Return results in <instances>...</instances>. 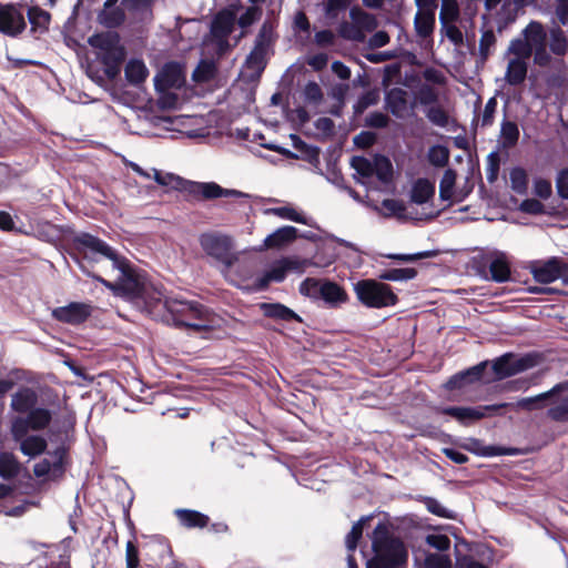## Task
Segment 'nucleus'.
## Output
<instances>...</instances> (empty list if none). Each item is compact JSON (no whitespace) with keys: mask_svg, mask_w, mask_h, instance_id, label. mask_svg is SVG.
Wrapping results in <instances>:
<instances>
[{"mask_svg":"<svg viewBox=\"0 0 568 568\" xmlns=\"http://www.w3.org/2000/svg\"><path fill=\"white\" fill-rule=\"evenodd\" d=\"M373 516H363L358 521H356L351 531L345 537V546L348 552L355 551L357 548L358 541L363 536L364 525L371 520Z\"/></svg>","mask_w":568,"mask_h":568,"instance_id":"nucleus-43","label":"nucleus"},{"mask_svg":"<svg viewBox=\"0 0 568 568\" xmlns=\"http://www.w3.org/2000/svg\"><path fill=\"white\" fill-rule=\"evenodd\" d=\"M547 416L557 423L568 422V397L564 398L560 404L550 407L547 410Z\"/></svg>","mask_w":568,"mask_h":568,"instance_id":"nucleus-63","label":"nucleus"},{"mask_svg":"<svg viewBox=\"0 0 568 568\" xmlns=\"http://www.w3.org/2000/svg\"><path fill=\"white\" fill-rule=\"evenodd\" d=\"M155 91L178 89V60L166 62L153 79Z\"/></svg>","mask_w":568,"mask_h":568,"instance_id":"nucleus-19","label":"nucleus"},{"mask_svg":"<svg viewBox=\"0 0 568 568\" xmlns=\"http://www.w3.org/2000/svg\"><path fill=\"white\" fill-rule=\"evenodd\" d=\"M89 277L101 283L104 287L110 290L114 296L122 297L133 303L142 312L148 313L155 320L178 327V300H163L159 292L153 291L152 287L135 278L131 274V263L129 260L125 274L120 272L116 282H110L97 273Z\"/></svg>","mask_w":568,"mask_h":568,"instance_id":"nucleus-1","label":"nucleus"},{"mask_svg":"<svg viewBox=\"0 0 568 568\" xmlns=\"http://www.w3.org/2000/svg\"><path fill=\"white\" fill-rule=\"evenodd\" d=\"M439 100L438 92L429 84H422L416 93V101L410 104V108L414 109L416 106V102L422 105H432L436 104Z\"/></svg>","mask_w":568,"mask_h":568,"instance_id":"nucleus-46","label":"nucleus"},{"mask_svg":"<svg viewBox=\"0 0 568 568\" xmlns=\"http://www.w3.org/2000/svg\"><path fill=\"white\" fill-rule=\"evenodd\" d=\"M11 410L18 413L11 420L12 437H20L29 430L40 432L48 428L52 422L53 412L39 403L38 392L30 386H20L12 394Z\"/></svg>","mask_w":568,"mask_h":568,"instance_id":"nucleus-2","label":"nucleus"},{"mask_svg":"<svg viewBox=\"0 0 568 568\" xmlns=\"http://www.w3.org/2000/svg\"><path fill=\"white\" fill-rule=\"evenodd\" d=\"M290 139L292 141L294 149L301 152L300 158L307 161L308 163H314L318 161L320 149L317 146L307 144L295 133H292L290 135Z\"/></svg>","mask_w":568,"mask_h":568,"instance_id":"nucleus-37","label":"nucleus"},{"mask_svg":"<svg viewBox=\"0 0 568 568\" xmlns=\"http://www.w3.org/2000/svg\"><path fill=\"white\" fill-rule=\"evenodd\" d=\"M236 14L230 9H222L213 17L210 24L212 38H229L234 30Z\"/></svg>","mask_w":568,"mask_h":568,"instance_id":"nucleus-16","label":"nucleus"},{"mask_svg":"<svg viewBox=\"0 0 568 568\" xmlns=\"http://www.w3.org/2000/svg\"><path fill=\"white\" fill-rule=\"evenodd\" d=\"M265 55L266 50L264 48L254 47L250 54L246 57L245 65L248 69L256 70L257 75L260 77L266 67Z\"/></svg>","mask_w":568,"mask_h":568,"instance_id":"nucleus-50","label":"nucleus"},{"mask_svg":"<svg viewBox=\"0 0 568 568\" xmlns=\"http://www.w3.org/2000/svg\"><path fill=\"white\" fill-rule=\"evenodd\" d=\"M26 29L24 6L19 2H0V33L17 38Z\"/></svg>","mask_w":568,"mask_h":568,"instance_id":"nucleus-10","label":"nucleus"},{"mask_svg":"<svg viewBox=\"0 0 568 568\" xmlns=\"http://www.w3.org/2000/svg\"><path fill=\"white\" fill-rule=\"evenodd\" d=\"M497 379H504L514 375L513 354L506 353L496 358L491 365Z\"/></svg>","mask_w":568,"mask_h":568,"instance_id":"nucleus-42","label":"nucleus"},{"mask_svg":"<svg viewBox=\"0 0 568 568\" xmlns=\"http://www.w3.org/2000/svg\"><path fill=\"white\" fill-rule=\"evenodd\" d=\"M488 267L491 281L496 283H505L510 280V265L504 253H497L490 256Z\"/></svg>","mask_w":568,"mask_h":568,"instance_id":"nucleus-20","label":"nucleus"},{"mask_svg":"<svg viewBox=\"0 0 568 568\" xmlns=\"http://www.w3.org/2000/svg\"><path fill=\"white\" fill-rule=\"evenodd\" d=\"M351 166L363 178H369L374 174V165L364 156H353L351 159Z\"/></svg>","mask_w":568,"mask_h":568,"instance_id":"nucleus-62","label":"nucleus"},{"mask_svg":"<svg viewBox=\"0 0 568 568\" xmlns=\"http://www.w3.org/2000/svg\"><path fill=\"white\" fill-rule=\"evenodd\" d=\"M169 398L170 396L166 393L158 392L153 396V404L159 408L162 418L168 417V420L174 423L178 419V408L171 405L163 408Z\"/></svg>","mask_w":568,"mask_h":568,"instance_id":"nucleus-48","label":"nucleus"},{"mask_svg":"<svg viewBox=\"0 0 568 568\" xmlns=\"http://www.w3.org/2000/svg\"><path fill=\"white\" fill-rule=\"evenodd\" d=\"M426 568H452V560L447 555L428 554L425 558Z\"/></svg>","mask_w":568,"mask_h":568,"instance_id":"nucleus-64","label":"nucleus"},{"mask_svg":"<svg viewBox=\"0 0 568 568\" xmlns=\"http://www.w3.org/2000/svg\"><path fill=\"white\" fill-rule=\"evenodd\" d=\"M98 21L109 30L120 27L125 21V12L119 7L103 8L98 13Z\"/></svg>","mask_w":568,"mask_h":568,"instance_id":"nucleus-32","label":"nucleus"},{"mask_svg":"<svg viewBox=\"0 0 568 568\" xmlns=\"http://www.w3.org/2000/svg\"><path fill=\"white\" fill-rule=\"evenodd\" d=\"M428 162L435 168H444L449 161V150L447 146L436 144L429 148L427 153Z\"/></svg>","mask_w":568,"mask_h":568,"instance_id":"nucleus-47","label":"nucleus"},{"mask_svg":"<svg viewBox=\"0 0 568 568\" xmlns=\"http://www.w3.org/2000/svg\"><path fill=\"white\" fill-rule=\"evenodd\" d=\"M209 521V516L197 510L180 509V524L187 528H204Z\"/></svg>","mask_w":568,"mask_h":568,"instance_id":"nucleus-36","label":"nucleus"},{"mask_svg":"<svg viewBox=\"0 0 568 568\" xmlns=\"http://www.w3.org/2000/svg\"><path fill=\"white\" fill-rule=\"evenodd\" d=\"M456 171L453 169L445 170L439 183V197L443 201H448L453 196V189L456 183Z\"/></svg>","mask_w":568,"mask_h":568,"instance_id":"nucleus-51","label":"nucleus"},{"mask_svg":"<svg viewBox=\"0 0 568 568\" xmlns=\"http://www.w3.org/2000/svg\"><path fill=\"white\" fill-rule=\"evenodd\" d=\"M527 63L521 59H511L508 62L505 80L510 85H520L527 77Z\"/></svg>","mask_w":568,"mask_h":568,"instance_id":"nucleus-30","label":"nucleus"},{"mask_svg":"<svg viewBox=\"0 0 568 568\" xmlns=\"http://www.w3.org/2000/svg\"><path fill=\"white\" fill-rule=\"evenodd\" d=\"M488 362H481L473 367L464 369L454 374L444 384V388L447 390L462 389L468 385L479 382L484 375Z\"/></svg>","mask_w":568,"mask_h":568,"instance_id":"nucleus-15","label":"nucleus"},{"mask_svg":"<svg viewBox=\"0 0 568 568\" xmlns=\"http://www.w3.org/2000/svg\"><path fill=\"white\" fill-rule=\"evenodd\" d=\"M210 311L196 301H184L180 297V329L185 328L195 333L212 329Z\"/></svg>","mask_w":568,"mask_h":568,"instance_id":"nucleus-8","label":"nucleus"},{"mask_svg":"<svg viewBox=\"0 0 568 568\" xmlns=\"http://www.w3.org/2000/svg\"><path fill=\"white\" fill-rule=\"evenodd\" d=\"M510 404L501 403L494 405H485L478 407H462V406H449L443 407L438 412L444 415H448L457 419L463 425H468L471 422L479 420L486 416V412H496L500 408H505Z\"/></svg>","mask_w":568,"mask_h":568,"instance_id":"nucleus-14","label":"nucleus"},{"mask_svg":"<svg viewBox=\"0 0 568 568\" xmlns=\"http://www.w3.org/2000/svg\"><path fill=\"white\" fill-rule=\"evenodd\" d=\"M216 64L212 60H201L192 73V79L197 83H206L216 75Z\"/></svg>","mask_w":568,"mask_h":568,"instance_id":"nucleus-38","label":"nucleus"},{"mask_svg":"<svg viewBox=\"0 0 568 568\" xmlns=\"http://www.w3.org/2000/svg\"><path fill=\"white\" fill-rule=\"evenodd\" d=\"M354 292L357 300L369 308L395 306L399 301L393 288L379 280H361L354 284Z\"/></svg>","mask_w":568,"mask_h":568,"instance_id":"nucleus-6","label":"nucleus"},{"mask_svg":"<svg viewBox=\"0 0 568 568\" xmlns=\"http://www.w3.org/2000/svg\"><path fill=\"white\" fill-rule=\"evenodd\" d=\"M73 428V424L71 422L64 420L60 427L52 426L49 428V439L52 443H59V446L53 452H48L49 455H52L55 459H64L68 447L64 445L63 435L67 437L69 429Z\"/></svg>","mask_w":568,"mask_h":568,"instance_id":"nucleus-25","label":"nucleus"},{"mask_svg":"<svg viewBox=\"0 0 568 568\" xmlns=\"http://www.w3.org/2000/svg\"><path fill=\"white\" fill-rule=\"evenodd\" d=\"M463 447L466 450L483 457L506 456L515 454V449L511 448L495 445L484 446L479 439H471L469 444L464 445Z\"/></svg>","mask_w":568,"mask_h":568,"instance_id":"nucleus-28","label":"nucleus"},{"mask_svg":"<svg viewBox=\"0 0 568 568\" xmlns=\"http://www.w3.org/2000/svg\"><path fill=\"white\" fill-rule=\"evenodd\" d=\"M372 548L375 556L367 560L366 568H398L407 561L408 554L404 544L392 537L383 523L373 530Z\"/></svg>","mask_w":568,"mask_h":568,"instance_id":"nucleus-4","label":"nucleus"},{"mask_svg":"<svg viewBox=\"0 0 568 568\" xmlns=\"http://www.w3.org/2000/svg\"><path fill=\"white\" fill-rule=\"evenodd\" d=\"M378 100H379V93L377 90L373 89V90H368V91L364 92L358 98V100L356 101V103L353 106L354 114L361 115L366 109H368L372 105L377 104Z\"/></svg>","mask_w":568,"mask_h":568,"instance_id":"nucleus-54","label":"nucleus"},{"mask_svg":"<svg viewBox=\"0 0 568 568\" xmlns=\"http://www.w3.org/2000/svg\"><path fill=\"white\" fill-rule=\"evenodd\" d=\"M435 11L422 10L417 11L414 18V28L419 38H429L435 29Z\"/></svg>","mask_w":568,"mask_h":568,"instance_id":"nucleus-26","label":"nucleus"},{"mask_svg":"<svg viewBox=\"0 0 568 568\" xmlns=\"http://www.w3.org/2000/svg\"><path fill=\"white\" fill-rule=\"evenodd\" d=\"M536 0H505L497 16L505 24L515 22L518 11Z\"/></svg>","mask_w":568,"mask_h":568,"instance_id":"nucleus-31","label":"nucleus"},{"mask_svg":"<svg viewBox=\"0 0 568 568\" xmlns=\"http://www.w3.org/2000/svg\"><path fill=\"white\" fill-rule=\"evenodd\" d=\"M144 548L150 559L155 561L160 568L178 567V562L173 557L172 546L164 536H153L150 541L145 544Z\"/></svg>","mask_w":568,"mask_h":568,"instance_id":"nucleus-12","label":"nucleus"},{"mask_svg":"<svg viewBox=\"0 0 568 568\" xmlns=\"http://www.w3.org/2000/svg\"><path fill=\"white\" fill-rule=\"evenodd\" d=\"M417 276V270L413 267L406 268H390L385 270L378 275V280L381 282L392 281V282H402L409 281Z\"/></svg>","mask_w":568,"mask_h":568,"instance_id":"nucleus-41","label":"nucleus"},{"mask_svg":"<svg viewBox=\"0 0 568 568\" xmlns=\"http://www.w3.org/2000/svg\"><path fill=\"white\" fill-rule=\"evenodd\" d=\"M548 400L546 393L538 394L532 397H525L515 404L516 408L524 409L527 412L541 409L546 406V402Z\"/></svg>","mask_w":568,"mask_h":568,"instance_id":"nucleus-56","label":"nucleus"},{"mask_svg":"<svg viewBox=\"0 0 568 568\" xmlns=\"http://www.w3.org/2000/svg\"><path fill=\"white\" fill-rule=\"evenodd\" d=\"M536 282L549 284L568 272V264L559 257H551L545 262H532L529 266Z\"/></svg>","mask_w":568,"mask_h":568,"instance_id":"nucleus-11","label":"nucleus"},{"mask_svg":"<svg viewBox=\"0 0 568 568\" xmlns=\"http://www.w3.org/2000/svg\"><path fill=\"white\" fill-rule=\"evenodd\" d=\"M523 34L525 39L531 43L532 48L545 47L547 33L540 22L530 21L524 29Z\"/></svg>","mask_w":568,"mask_h":568,"instance_id":"nucleus-35","label":"nucleus"},{"mask_svg":"<svg viewBox=\"0 0 568 568\" xmlns=\"http://www.w3.org/2000/svg\"><path fill=\"white\" fill-rule=\"evenodd\" d=\"M408 92L402 88H392L385 92V109L395 118L403 119L408 108Z\"/></svg>","mask_w":568,"mask_h":568,"instance_id":"nucleus-17","label":"nucleus"},{"mask_svg":"<svg viewBox=\"0 0 568 568\" xmlns=\"http://www.w3.org/2000/svg\"><path fill=\"white\" fill-rule=\"evenodd\" d=\"M376 210L385 217L396 216L398 219H405V204L395 199H385L382 201L381 209L376 207Z\"/></svg>","mask_w":568,"mask_h":568,"instance_id":"nucleus-44","label":"nucleus"},{"mask_svg":"<svg viewBox=\"0 0 568 568\" xmlns=\"http://www.w3.org/2000/svg\"><path fill=\"white\" fill-rule=\"evenodd\" d=\"M200 244L207 255L221 262L226 268L232 267L239 260L237 255L233 253L231 236L206 233L201 235Z\"/></svg>","mask_w":568,"mask_h":568,"instance_id":"nucleus-9","label":"nucleus"},{"mask_svg":"<svg viewBox=\"0 0 568 568\" xmlns=\"http://www.w3.org/2000/svg\"><path fill=\"white\" fill-rule=\"evenodd\" d=\"M72 245L73 252H69V255L84 275L94 274L93 268L99 263L100 256L110 260L113 270L125 274L128 258L100 237L82 232L73 237Z\"/></svg>","mask_w":568,"mask_h":568,"instance_id":"nucleus-3","label":"nucleus"},{"mask_svg":"<svg viewBox=\"0 0 568 568\" xmlns=\"http://www.w3.org/2000/svg\"><path fill=\"white\" fill-rule=\"evenodd\" d=\"M496 43V37L493 30H486L483 32L480 40H479V55L483 62H485L489 54H490V48H493Z\"/></svg>","mask_w":568,"mask_h":568,"instance_id":"nucleus-61","label":"nucleus"},{"mask_svg":"<svg viewBox=\"0 0 568 568\" xmlns=\"http://www.w3.org/2000/svg\"><path fill=\"white\" fill-rule=\"evenodd\" d=\"M27 18L29 23L31 24L30 33L43 34L49 31L51 14L47 10H43L39 6H33L28 9Z\"/></svg>","mask_w":568,"mask_h":568,"instance_id":"nucleus-22","label":"nucleus"},{"mask_svg":"<svg viewBox=\"0 0 568 568\" xmlns=\"http://www.w3.org/2000/svg\"><path fill=\"white\" fill-rule=\"evenodd\" d=\"M21 469V465L17 457L9 452L0 453V477L4 480L16 478Z\"/></svg>","mask_w":568,"mask_h":568,"instance_id":"nucleus-33","label":"nucleus"},{"mask_svg":"<svg viewBox=\"0 0 568 568\" xmlns=\"http://www.w3.org/2000/svg\"><path fill=\"white\" fill-rule=\"evenodd\" d=\"M304 100L307 103L318 105L323 99L324 94L320 87V84L315 81H310L306 83L303 91Z\"/></svg>","mask_w":568,"mask_h":568,"instance_id":"nucleus-60","label":"nucleus"},{"mask_svg":"<svg viewBox=\"0 0 568 568\" xmlns=\"http://www.w3.org/2000/svg\"><path fill=\"white\" fill-rule=\"evenodd\" d=\"M550 51L556 55H565L568 51V40L565 32L559 28L550 30Z\"/></svg>","mask_w":568,"mask_h":568,"instance_id":"nucleus-45","label":"nucleus"},{"mask_svg":"<svg viewBox=\"0 0 568 568\" xmlns=\"http://www.w3.org/2000/svg\"><path fill=\"white\" fill-rule=\"evenodd\" d=\"M349 17L359 29L363 28L371 32L377 27L376 18L358 7H353L349 10Z\"/></svg>","mask_w":568,"mask_h":568,"instance_id":"nucleus-40","label":"nucleus"},{"mask_svg":"<svg viewBox=\"0 0 568 568\" xmlns=\"http://www.w3.org/2000/svg\"><path fill=\"white\" fill-rule=\"evenodd\" d=\"M260 310L263 312L264 316L268 318L280 320L284 322H302V318L298 314H296L293 310L281 303H261Z\"/></svg>","mask_w":568,"mask_h":568,"instance_id":"nucleus-24","label":"nucleus"},{"mask_svg":"<svg viewBox=\"0 0 568 568\" xmlns=\"http://www.w3.org/2000/svg\"><path fill=\"white\" fill-rule=\"evenodd\" d=\"M338 34L341 38L351 41H363L364 33L363 31L354 23H349L347 21H343L338 27Z\"/></svg>","mask_w":568,"mask_h":568,"instance_id":"nucleus-58","label":"nucleus"},{"mask_svg":"<svg viewBox=\"0 0 568 568\" xmlns=\"http://www.w3.org/2000/svg\"><path fill=\"white\" fill-rule=\"evenodd\" d=\"M128 55L125 47L121 43L104 52H97V60L105 64H123Z\"/></svg>","mask_w":568,"mask_h":568,"instance_id":"nucleus-39","label":"nucleus"},{"mask_svg":"<svg viewBox=\"0 0 568 568\" xmlns=\"http://www.w3.org/2000/svg\"><path fill=\"white\" fill-rule=\"evenodd\" d=\"M534 48L526 39L516 38L510 41L508 52L516 55V59L525 60L532 54Z\"/></svg>","mask_w":568,"mask_h":568,"instance_id":"nucleus-55","label":"nucleus"},{"mask_svg":"<svg viewBox=\"0 0 568 568\" xmlns=\"http://www.w3.org/2000/svg\"><path fill=\"white\" fill-rule=\"evenodd\" d=\"M298 236V230L294 226L286 225L277 229L264 240L266 248H280L295 241Z\"/></svg>","mask_w":568,"mask_h":568,"instance_id":"nucleus-21","label":"nucleus"},{"mask_svg":"<svg viewBox=\"0 0 568 568\" xmlns=\"http://www.w3.org/2000/svg\"><path fill=\"white\" fill-rule=\"evenodd\" d=\"M180 193L186 201L199 202L217 197H243L244 193L237 190L224 189L215 182H195L180 176Z\"/></svg>","mask_w":568,"mask_h":568,"instance_id":"nucleus-7","label":"nucleus"},{"mask_svg":"<svg viewBox=\"0 0 568 568\" xmlns=\"http://www.w3.org/2000/svg\"><path fill=\"white\" fill-rule=\"evenodd\" d=\"M92 314V306L83 302H70L65 306H59L52 310L51 316L57 322L80 325L84 323Z\"/></svg>","mask_w":568,"mask_h":568,"instance_id":"nucleus-13","label":"nucleus"},{"mask_svg":"<svg viewBox=\"0 0 568 568\" xmlns=\"http://www.w3.org/2000/svg\"><path fill=\"white\" fill-rule=\"evenodd\" d=\"M459 17V8L457 0H442V9L439 13V22L442 27H446V22H454Z\"/></svg>","mask_w":568,"mask_h":568,"instance_id":"nucleus-52","label":"nucleus"},{"mask_svg":"<svg viewBox=\"0 0 568 568\" xmlns=\"http://www.w3.org/2000/svg\"><path fill=\"white\" fill-rule=\"evenodd\" d=\"M12 439L20 444V450L29 458H36L47 453L48 442L41 435H29L28 433L20 437H12Z\"/></svg>","mask_w":568,"mask_h":568,"instance_id":"nucleus-18","label":"nucleus"},{"mask_svg":"<svg viewBox=\"0 0 568 568\" xmlns=\"http://www.w3.org/2000/svg\"><path fill=\"white\" fill-rule=\"evenodd\" d=\"M374 173H376L378 180L387 182L393 173V166L389 159L384 155H377L375 158Z\"/></svg>","mask_w":568,"mask_h":568,"instance_id":"nucleus-59","label":"nucleus"},{"mask_svg":"<svg viewBox=\"0 0 568 568\" xmlns=\"http://www.w3.org/2000/svg\"><path fill=\"white\" fill-rule=\"evenodd\" d=\"M126 81L132 85H140L149 75V70L141 59H130L124 69Z\"/></svg>","mask_w":568,"mask_h":568,"instance_id":"nucleus-29","label":"nucleus"},{"mask_svg":"<svg viewBox=\"0 0 568 568\" xmlns=\"http://www.w3.org/2000/svg\"><path fill=\"white\" fill-rule=\"evenodd\" d=\"M426 118L434 125L446 128L449 123V115L440 105L430 106L426 110Z\"/></svg>","mask_w":568,"mask_h":568,"instance_id":"nucleus-57","label":"nucleus"},{"mask_svg":"<svg viewBox=\"0 0 568 568\" xmlns=\"http://www.w3.org/2000/svg\"><path fill=\"white\" fill-rule=\"evenodd\" d=\"M303 296L314 302L323 301L331 308L339 307L348 301L346 291L336 282L306 277L298 288Z\"/></svg>","mask_w":568,"mask_h":568,"instance_id":"nucleus-5","label":"nucleus"},{"mask_svg":"<svg viewBox=\"0 0 568 568\" xmlns=\"http://www.w3.org/2000/svg\"><path fill=\"white\" fill-rule=\"evenodd\" d=\"M435 195V185L428 179H417L410 191V201L422 205L427 203Z\"/></svg>","mask_w":568,"mask_h":568,"instance_id":"nucleus-27","label":"nucleus"},{"mask_svg":"<svg viewBox=\"0 0 568 568\" xmlns=\"http://www.w3.org/2000/svg\"><path fill=\"white\" fill-rule=\"evenodd\" d=\"M416 500L424 504L426 509L440 518L456 519V513L444 507L436 498L430 496L418 495Z\"/></svg>","mask_w":568,"mask_h":568,"instance_id":"nucleus-34","label":"nucleus"},{"mask_svg":"<svg viewBox=\"0 0 568 568\" xmlns=\"http://www.w3.org/2000/svg\"><path fill=\"white\" fill-rule=\"evenodd\" d=\"M510 186L517 194H525L528 190V176L523 168L516 166L509 173Z\"/></svg>","mask_w":568,"mask_h":568,"instance_id":"nucleus-49","label":"nucleus"},{"mask_svg":"<svg viewBox=\"0 0 568 568\" xmlns=\"http://www.w3.org/2000/svg\"><path fill=\"white\" fill-rule=\"evenodd\" d=\"M500 133L504 139L503 144L505 148H513L517 144L519 140V129L517 123L513 121H504L501 123Z\"/></svg>","mask_w":568,"mask_h":568,"instance_id":"nucleus-53","label":"nucleus"},{"mask_svg":"<svg viewBox=\"0 0 568 568\" xmlns=\"http://www.w3.org/2000/svg\"><path fill=\"white\" fill-rule=\"evenodd\" d=\"M88 43L98 52H104L119 44H121V37L119 32L114 30H106L102 32H95L88 38Z\"/></svg>","mask_w":568,"mask_h":568,"instance_id":"nucleus-23","label":"nucleus"}]
</instances>
